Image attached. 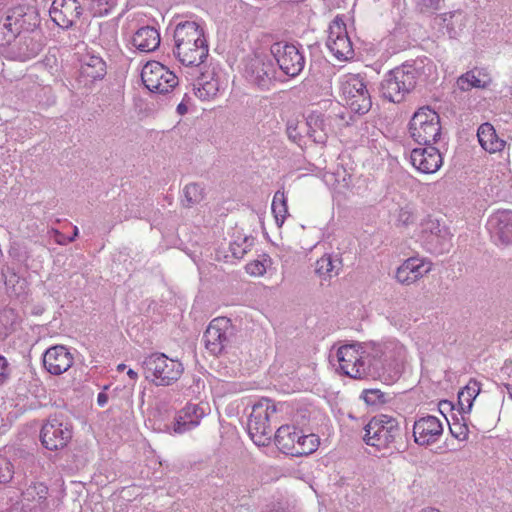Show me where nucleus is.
<instances>
[{
  "instance_id": "obj_1",
  "label": "nucleus",
  "mask_w": 512,
  "mask_h": 512,
  "mask_svg": "<svg viewBox=\"0 0 512 512\" xmlns=\"http://www.w3.org/2000/svg\"><path fill=\"white\" fill-rule=\"evenodd\" d=\"M382 355L381 345L375 343L346 344L336 352L340 371L353 379L380 378L384 369Z\"/></svg>"
},
{
  "instance_id": "obj_2",
  "label": "nucleus",
  "mask_w": 512,
  "mask_h": 512,
  "mask_svg": "<svg viewBox=\"0 0 512 512\" xmlns=\"http://www.w3.org/2000/svg\"><path fill=\"white\" fill-rule=\"evenodd\" d=\"M173 53L187 67H199L209 55L203 29L193 21L179 23L174 30Z\"/></svg>"
},
{
  "instance_id": "obj_3",
  "label": "nucleus",
  "mask_w": 512,
  "mask_h": 512,
  "mask_svg": "<svg viewBox=\"0 0 512 512\" xmlns=\"http://www.w3.org/2000/svg\"><path fill=\"white\" fill-rule=\"evenodd\" d=\"M286 408L285 403L276 404L273 400L262 398L252 406L248 419V433L258 446L266 445L271 439V422L276 421L277 413Z\"/></svg>"
},
{
  "instance_id": "obj_4",
  "label": "nucleus",
  "mask_w": 512,
  "mask_h": 512,
  "mask_svg": "<svg viewBox=\"0 0 512 512\" xmlns=\"http://www.w3.org/2000/svg\"><path fill=\"white\" fill-rule=\"evenodd\" d=\"M39 23L38 13L33 7L17 6L10 9L0 20V44H10L19 36L38 33Z\"/></svg>"
},
{
  "instance_id": "obj_5",
  "label": "nucleus",
  "mask_w": 512,
  "mask_h": 512,
  "mask_svg": "<svg viewBox=\"0 0 512 512\" xmlns=\"http://www.w3.org/2000/svg\"><path fill=\"white\" fill-rule=\"evenodd\" d=\"M142 368L146 380L156 386L172 385L184 371L180 361L158 352L146 356L142 361Z\"/></svg>"
},
{
  "instance_id": "obj_6",
  "label": "nucleus",
  "mask_w": 512,
  "mask_h": 512,
  "mask_svg": "<svg viewBox=\"0 0 512 512\" xmlns=\"http://www.w3.org/2000/svg\"><path fill=\"white\" fill-rule=\"evenodd\" d=\"M409 133L420 145H432L441 134L439 115L429 107L416 111L409 123Z\"/></svg>"
},
{
  "instance_id": "obj_7",
  "label": "nucleus",
  "mask_w": 512,
  "mask_h": 512,
  "mask_svg": "<svg viewBox=\"0 0 512 512\" xmlns=\"http://www.w3.org/2000/svg\"><path fill=\"white\" fill-rule=\"evenodd\" d=\"M340 90L346 104L353 112L364 114L370 110L371 98L360 75H343L340 79Z\"/></svg>"
},
{
  "instance_id": "obj_8",
  "label": "nucleus",
  "mask_w": 512,
  "mask_h": 512,
  "mask_svg": "<svg viewBox=\"0 0 512 512\" xmlns=\"http://www.w3.org/2000/svg\"><path fill=\"white\" fill-rule=\"evenodd\" d=\"M144 86L153 93L166 94L179 83L178 77L157 61L147 62L141 71Z\"/></svg>"
},
{
  "instance_id": "obj_9",
  "label": "nucleus",
  "mask_w": 512,
  "mask_h": 512,
  "mask_svg": "<svg viewBox=\"0 0 512 512\" xmlns=\"http://www.w3.org/2000/svg\"><path fill=\"white\" fill-rule=\"evenodd\" d=\"M245 77L261 89H269L276 79V69L269 54L254 53L245 60Z\"/></svg>"
},
{
  "instance_id": "obj_10",
  "label": "nucleus",
  "mask_w": 512,
  "mask_h": 512,
  "mask_svg": "<svg viewBox=\"0 0 512 512\" xmlns=\"http://www.w3.org/2000/svg\"><path fill=\"white\" fill-rule=\"evenodd\" d=\"M326 46L339 61H347L354 57L353 45L342 17L336 16L330 23Z\"/></svg>"
},
{
  "instance_id": "obj_11",
  "label": "nucleus",
  "mask_w": 512,
  "mask_h": 512,
  "mask_svg": "<svg viewBox=\"0 0 512 512\" xmlns=\"http://www.w3.org/2000/svg\"><path fill=\"white\" fill-rule=\"evenodd\" d=\"M271 55L281 71L290 77H296L305 66V57L300 49L289 43L278 42L271 46Z\"/></svg>"
},
{
  "instance_id": "obj_12",
  "label": "nucleus",
  "mask_w": 512,
  "mask_h": 512,
  "mask_svg": "<svg viewBox=\"0 0 512 512\" xmlns=\"http://www.w3.org/2000/svg\"><path fill=\"white\" fill-rule=\"evenodd\" d=\"M40 437L46 449L64 448L72 438L71 426L61 417H51L42 426Z\"/></svg>"
},
{
  "instance_id": "obj_13",
  "label": "nucleus",
  "mask_w": 512,
  "mask_h": 512,
  "mask_svg": "<svg viewBox=\"0 0 512 512\" xmlns=\"http://www.w3.org/2000/svg\"><path fill=\"white\" fill-rule=\"evenodd\" d=\"M232 334L233 327L228 318H215L204 333L205 347L213 355H219L229 345Z\"/></svg>"
},
{
  "instance_id": "obj_14",
  "label": "nucleus",
  "mask_w": 512,
  "mask_h": 512,
  "mask_svg": "<svg viewBox=\"0 0 512 512\" xmlns=\"http://www.w3.org/2000/svg\"><path fill=\"white\" fill-rule=\"evenodd\" d=\"M421 237L426 249L434 254H442L448 250L451 235L447 227L436 219L428 218L422 223Z\"/></svg>"
},
{
  "instance_id": "obj_15",
  "label": "nucleus",
  "mask_w": 512,
  "mask_h": 512,
  "mask_svg": "<svg viewBox=\"0 0 512 512\" xmlns=\"http://www.w3.org/2000/svg\"><path fill=\"white\" fill-rule=\"evenodd\" d=\"M415 75L412 70L406 67H398L391 70L386 78V99L393 103L403 100L405 93H408L415 86Z\"/></svg>"
},
{
  "instance_id": "obj_16",
  "label": "nucleus",
  "mask_w": 512,
  "mask_h": 512,
  "mask_svg": "<svg viewBox=\"0 0 512 512\" xmlns=\"http://www.w3.org/2000/svg\"><path fill=\"white\" fill-rule=\"evenodd\" d=\"M82 13V7L77 0H54L49 10L53 22L63 29L74 25Z\"/></svg>"
},
{
  "instance_id": "obj_17",
  "label": "nucleus",
  "mask_w": 512,
  "mask_h": 512,
  "mask_svg": "<svg viewBox=\"0 0 512 512\" xmlns=\"http://www.w3.org/2000/svg\"><path fill=\"white\" fill-rule=\"evenodd\" d=\"M431 269L430 261L419 257H410L397 268L395 278L402 285H411L427 275Z\"/></svg>"
},
{
  "instance_id": "obj_18",
  "label": "nucleus",
  "mask_w": 512,
  "mask_h": 512,
  "mask_svg": "<svg viewBox=\"0 0 512 512\" xmlns=\"http://www.w3.org/2000/svg\"><path fill=\"white\" fill-rule=\"evenodd\" d=\"M8 45L12 59L22 62L30 60L37 56L42 49L40 32L19 36Z\"/></svg>"
},
{
  "instance_id": "obj_19",
  "label": "nucleus",
  "mask_w": 512,
  "mask_h": 512,
  "mask_svg": "<svg viewBox=\"0 0 512 512\" xmlns=\"http://www.w3.org/2000/svg\"><path fill=\"white\" fill-rule=\"evenodd\" d=\"M411 151L410 161L415 169L424 174L437 172L443 164L442 155L432 145H424Z\"/></svg>"
},
{
  "instance_id": "obj_20",
  "label": "nucleus",
  "mask_w": 512,
  "mask_h": 512,
  "mask_svg": "<svg viewBox=\"0 0 512 512\" xmlns=\"http://www.w3.org/2000/svg\"><path fill=\"white\" fill-rule=\"evenodd\" d=\"M74 363V357L63 345L48 348L43 355V365L52 375H61L68 371Z\"/></svg>"
},
{
  "instance_id": "obj_21",
  "label": "nucleus",
  "mask_w": 512,
  "mask_h": 512,
  "mask_svg": "<svg viewBox=\"0 0 512 512\" xmlns=\"http://www.w3.org/2000/svg\"><path fill=\"white\" fill-rule=\"evenodd\" d=\"M386 384L396 382L402 375L406 364V348L398 341L386 343Z\"/></svg>"
},
{
  "instance_id": "obj_22",
  "label": "nucleus",
  "mask_w": 512,
  "mask_h": 512,
  "mask_svg": "<svg viewBox=\"0 0 512 512\" xmlns=\"http://www.w3.org/2000/svg\"><path fill=\"white\" fill-rule=\"evenodd\" d=\"M49 488L44 482L31 481L21 492L22 507L30 511H43L48 506Z\"/></svg>"
},
{
  "instance_id": "obj_23",
  "label": "nucleus",
  "mask_w": 512,
  "mask_h": 512,
  "mask_svg": "<svg viewBox=\"0 0 512 512\" xmlns=\"http://www.w3.org/2000/svg\"><path fill=\"white\" fill-rule=\"evenodd\" d=\"M443 433V426L435 416L422 417L414 423L413 436L415 442L425 446L435 443Z\"/></svg>"
},
{
  "instance_id": "obj_24",
  "label": "nucleus",
  "mask_w": 512,
  "mask_h": 512,
  "mask_svg": "<svg viewBox=\"0 0 512 512\" xmlns=\"http://www.w3.org/2000/svg\"><path fill=\"white\" fill-rule=\"evenodd\" d=\"M206 415V408L200 404L188 403L176 415L172 429L177 434L185 433L199 425Z\"/></svg>"
},
{
  "instance_id": "obj_25",
  "label": "nucleus",
  "mask_w": 512,
  "mask_h": 512,
  "mask_svg": "<svg viewBox=\"0 0 512 512\" xmlns=\"http://www.w3.org/2000/svg\"><path fill=\"white\" fill-rule=\"evenodd\" d=\"M488 223L492 235L500 244H512V211L498 210L491 215Z\"/></svg>"
},
{
  "instance_id": "obj_26",
  "label": "nucleus",
  "mask_w": 512,
  "mask_h": 512,
  "mask_svg": "<svg viewBox=\"0 0 512 512\" xmlns=\"http://www.w3.org/2000/svg\"><path fill=\"white\" fill-rule=\"evenodd\" d=\"M307 134L315 143L324 144L328 135L332 132L330 116L320 112H311L306 119Z\"/></svg>"
},
{
  "instance_id": "obj_27",
  "label": "nucleus",
  "mask_w": 512,
  "mask_h": 512,
  "mask_svg": "<svg viewBox=\"0 0 512 512\" xmlns=\"http://www.w3.org/2000/svg\"><path fill=\"white\" fill-rule=\"evenodd\" d=\"M106 75V63L99 56L87 55L83 58L79 70V82L84 86L92 85Z\"/></svg>"
},
{
  "instance_id": "obj_28",
  "label": "nucleus",
  "mask_w": 512,
  "mask_h": 512,
  "mask_svg": "<svg viewBox=\"0 0 512 512\" xmlns=\"http://www.w3.org/2000/svg\"><path fill=\"white\" fill-rule=\"evenodd\" d=\"M364 442L371 448L370 454L377 456L384 447L383 431L384 419L383 415L372 418L364 428Z\"/></svg>"
},
{
  "instance_id": "obj_29",
  "label": "nucleus",
  "mask_w": 512,
  "mask_h": 512,
  "mask_svg": "<svg viewBox=\"0 0 512 512\" xmlns=\"http://www.w3.org/2000/svg\"><path fill=\"white\" fill-rule=\"evenodd\" d=\"M132 42L139 51L152 52L160 45V34L154 27H141L134 34Z\"/></svg>"
},
{
  "instance_id": "obj_30",
  "label": "nucleus",
  "mask_w": 512,
  "mask_h": 512,
  "mask_svg": "<svg viewBox=\"0 0 512 512\" xmlns=\"http://www.w3.org/2000/svg\"><path fill=\"white\" fill-rule=\"evenodd\" d=\"M477 137L482 148L490 153L501 151L505 146V141L498 137L490 123L480 125Z\"/></svg>"
},
{
  "instance_id": "obj_31",
  "label": "nucleus",
  "mask_w": 512,
  "mask_h": 512,
  "mask_svg": "<svg viewBox=\"0 0 512 512\" xmlns=\"http://www.w3.org/2000/svg\"><path fill=\"white\" fill-rule=\"evenodd\" d=\"M491 80L488 75L479 69L467 71L458 77L456 85L463 92L470 91L472 88H486Z\"/></svg>"
},
{
  "instance_id": "obj_32",
  "label": "nucleus",
  "mask_w": 512,
  "mask_h": 512,
  "mask_svg": "<svg viewBox=\"0 0 512 512\" xmlns=\"http://www.w3.org/2000/svg\"><path fill=\"white\" fill-rule=\"evenodd\" d=\"M393 444V450L402 452L407 447L405 434L402 432L396 418L386 416V448Z\"/></svg>"
},
{
  "instance_id": "obj_33",
  "label": "nucleus",
  "mask_w": 512,
  "mask_h": 512,
  "mask_svg": "<svg viewBox=\"0 0 512 512\" xmlns=\"http://www.w3.org/2000/svg\"><path fill=\"white\" fill-rule=\"evenodd\" d=\"M342 268V260L338 255L324 254L316 261L315 271L319 277L330 279L337 276Z\"/></svg>"
},
{
  "instance_id": "obj_34",
  "label": "nucleus",
  "mask_w": 512,
  "mask_h": 512,
  "mask_svg": "<svg viewBox=\"0 0 512 512\" xmlns=\"http://www.w3.org/2000/svg\"><path fill=\"white\" fill-rule=\"evenodd\" d=\"M300 434L301 431H298L296 427L282 425L275 433V442L284 453L291 455Z\"/></svg>"
},
{
  "instance_id": "obj_35",
  "label": "nucleus",
  "mask_w": 512,
  "mask_h": 512,
  "mask_svg": "<svg viewBox=\"0 0 512 512\" xmlns=\"http://www.w3.org/2000/svg\"><path fill=\"white\" fill-rule=\"evenodd\" d=\"M195 94L201 100H209L215 97L220 89V83L214 74L207 75V73H201L197 79V86L194 88Z\"/></svg>"
},
{
  "instance_id": "obj_36",
  "label": "nucleus",
  "mask_w": 512,
  "mask_h": 512,
  "mask_svg": "<svg viewBox=\"0 0 512 512\" xmlns=\"http://www.w3.org/2000/svg\"><path fill=\"white\" fill-rule=\"evenodd\" d=\"M481 391V383L476 379H470L467 385L458 393V404L463 413H470L473 402Z\"/></svg>"
},
{
  "instance_id": "obj_37",
  "label": "nucleus",
  "mask_w": 512,
  "mask_h": 512,
  "mask_svg": "<svg viewBox=\"0 0 512 512\" xmlns=\"http://www.w3.org/2000/svg\"><path fill=\"white\" fill-rule=\"evenodd\" d=\"M400 198L401 202L395 204V209L393 207L390 208V214L395 218L396 225L408 226L414 223L415 216L411 204L403 196Z\"/></svg>"
},
{
  "instance_id": "obj_38",
  "label": "nucleus",
  "mask_w": 512,
  "mask_h": 512,
  "mask_svg": "<svg viewBox=\"0 0 512 512\" xmlns=\"http://www.w3.org/2000/svg\"><path fill=\"white\" fill-rule=\"evenodd\" d=\"M319 446V438L315 434L303 435L297 438L295 447L291 453L293 456L309 455Z\"/></svg>"
},
{
  "instance_id": "obj_39",
  "label": "nucleus",
  "mask_w": 512,
  "mask_h": 512,
  "mask_svg": "<svg viewBox=\"0 0 512 512\" xmlns=\"http://www.w3.org/2000/svg\"><path fill=\"white\" fill-rule=\"evenodd\" d=\"M204 188L198 183H189L183 188L182 205L191 208L203 201Z\"/></svg>"
},
{
  "instance_id": "obj_40",
  "label": "nucleus",
  "mask_w": 512,
  "mask_h": 512,
  "mask_svg": "<svg viewBox=\"0 0 512 512\" xmlns=\"http://www.w3.org/2000/svg\"><path fill=\"white\" fill-rule=\"evenodd\" d=\"M271 209L272 213L274 214L277 225L281 227L289 214L287 198L283 190H278L274 194Z\"/></svg>"
},
{
  "instance_id": "obj_41",
  "label": "nucleus",
  "mask_w": 512,
  "mask_h": 512,
  "mask_svg": "<svg viewBox=\"0 0 512 512\" xmlns=\"http://www.w3.org/2000/svg\"><path fill=\"white\" fill-rule=\"evenodd\" d=\"M14 466L5 456L0 455V484L9 483L14 476Z\"/></svg>"
},
{
  "instance_id": "obj_42",
  "label": "nucleus",
  "mask_w": 512,
  "mask_h": 512,
  "mask_svg": "<svg viewBox=\"0 0 512 512\" xmlns=\"http://www.w3.org/2000/svg\"><path fill=\"white\" fill-rule=\"evenodd\" d=\"M252 245V240L245 237L241 239V242L234 241L230 243V251L234 258L241 259L247 253Z\"/></svg>"
},
{
  "instance_id": "obj_43",
  "label": "nucleus",
  "mask_w": 512,
  "mask_h": 512,
  "mask_svg": "<svg viewBox=\"0 0 512 512\" xmlns=\"http://www.w3.org/2000/svg\"><path fill=\"white\" fill-rule=\"evenodd\" d=\"M362 399L370 406L381 405L384 403V393L380 389H367L363 391Z\"/></svg>"
},
{
  "instance_id": "obj_44",
  "label": "nucleus",
  "mask_w": 512,
  "mask_h": 512,
  "mask_svg": "<svg viewBox=\"0 0 512 512\" xmlns=\"http://www.w3.org/2000/svg\"><path fill=\"white\" fill-rule=\"evenodd\" d=\"M453 19H455L456 22L460 23L459 27L461 28L462 26H464L465 15L460 11L445 13L443 15V20L445 22H448L447 28L450 30V33H453V35L455 36L457 32L454 29V23L452 21Z\"/></svg>"
},
{
  "instance_id": "obj_45",
  "label": "nucleus",
  "mask_w": 512,
  "mask_h": 512,
  "mask_svg": "<svg viewBox=\"0 0 512 512\" xmlns=\"http://www.w3.org/2000/svg\"><path fill=\"white\" fill-rule=\"evenodd\" d=\"M449 427L452 435L458 440L464 441L468 438L469 429L466 422L460 423L458 421H454Z\"/></svg>"
},
{
  "instance_id": "obj_46",
  "label": "nucleus",
  "mask_w": 512,
  "mask_h": 512,
  "mask_svg": "<svg viewBox=\"0 0 512 512\" xmlns=\"http://www.w3.org/2000/svg\"><path fill=\"white\" fill-rule=\"evenodd\" d=\"M442 0H416L417 8L423 13H432L440 8Z\"/></svg>"
},
{
  "instance_id": "obj_47",
  "label": "nucleus",
  "mask_w": 512,
  "mask_h": 512,
  "mask_svg": "<svg viewBox=\"0 0 512 512\" xmlns=\"http://www.w3.org/2000/svg\"><path fill=\"white\" fill-rule=\"evenodd\" d=\"M246 270L252 276H262L266 272V267L260 261H253L247 265Z\"/></svg>"
},
{
  "instance_id": "obj_48",
  "label": "nucleus",
  "mask_w": 512,
  "mask_h": 512,
  "mask_svg": "<svg viewBox=\"0 0 512 512\" xmlns=\"http://www.w3.org/2000/svg\"><path fill=\"white\" fill-rule=\"evenodd\" d=\"M190 100L187 94L184 95L182 101L178 104L176 111L179 115H185L188 112L187 101Z\"/></svg>"
},
{
  "instance_id": "obj_49",
  "label": "nucleus",
  "mask_w": 512,
  "mask_h": 512,
  "mask_svg": "<svg viewBox=\"0 0 512 512\" xmlns=\"http://www.w3.org/2000/svg\"><path fill=\"white\" fill-rule=\"evenodd\" d=\"M7 360L0 355V383H3L7 377Z\"/></svg>"
},
{
  "instance_id": "obj_50",
  "label": "nucleus",
  "mask_w": 512,
  "mask_h": 512,
  "mask_svg": "<svg viewBox=\"0 0 512 512\" xmlns=\"http://www.w3.org/2000/svg\"><path fill=\"white\" fill-rule=\"evenodd\" d=\"M298 126L289 123L287 126V133L289 138L293 139V141H297L300 138V132H297Z\"/></svg>"
},
{
  "instance_id": "obj_51",
  "label": "nucleus",
  "mask_w": 512,
  "mask_h": 512,
  "mask_svg": "<svg viewBox=\"0 0 512 512\" xmlns=\"http://www.w3.org/2000/svg\"><path fill=\"white\" fill-rule=\"evenodd\" d=\"M108 402V396L107 394L101 392L97 396V403L99 406L103 407Z\"/></svg>"
},
{
  "instance_id": "obj_52",
  "label": "nucleus",
  "mask_w": 512,
  "mask_h": 512,
  "mask_svg": "<svg viewBox=\"0 0 512 512\" xmlns=\"http://www.w3.org/2000/svg\"><path fill=\"white\" fill-rule=\"evenodd\" d=\"M56 242L58 244H61V245H65L68 242V238H66L63 234H61L60 232L56 231Z\"/></svg>"
},
{
  "instance_id": "obj_53",
  "label": "nucleus",
  "mask_w": 512,
  "mask_h": 512,
  "mask_svg": "<svg viewBox=\"0 0 512 512\" xmlns=\"http://www.w3.org/2000/svg\"><path fill=\"white\" fill-rule=\"evenodd\" d=\"M3 317H7V318L14 317V311L12 309L3 310L1 312L0 319H2Z\"/></svg>"
},
{
  "instance_id": "obj_54",
  "label": "nucleus",
  "mask_w": 512,
  "mask_h": 512,
  "mask_svg": "<svg viewBox=\"0 0 512 512\" xmlns=\"http://www.w3.org/2000/svg\"><path fill=\"white\" fill-rule=\"evenodd\" d=\"M127 375H128L132 380H134V381H136V380H137V378H138V373H137L136 371H134L133 369H129V370L127 371Z\"/></svg>"
},
{
  "instance_id": "obj_55",
  "label": "nucleus",
  "mask_w": 512,
  "mask_h": 512,
  "mask_svg": "<svg viewBox=\"0 0 512 512\" xmlns=\"http://www.w3.org/2000/svg\"><path fill=\"white\" fill-rule=\"evenodd\" d=\"M502 386L507 390V393H508L510 399H512V385L508 384V383H504V384H502Z\"/></svg>"
},
{
  "instance_id": "obj_56",
  "label": "nucleus",
  "mask_w": 512,
  "mask_h": 512,
  "mask_svg": "<svg viewBox=\"0 0 512 512\" xmlns=\"http://www.w3.org/2000/svg\"><path fill=\"white\" fill-rule=\"evenodd\" d=\"M78 232H79V231H78V228L75 226V227H74L73 236H72V237H70V238H68V242H69V243H70V242H72V241H74V239L78 236Z\"/></svg>"
},
{
  "instance_id": "obj_57",
  "label": "nucleus",
  "mask_w": 512,
  "mask_h": 512,
  "mask_svg": "<svg viewBox=\"0 0 512 512\" xmlns=\"http://www.w3.org/2000/svg\"><path fill=\"white\" fill-rule=\"evenodd\" d=\"M420 512H440V510H438L436 508H432V507H427V508L422 509Z\"/></svg>"
},
{
  "instance_id": "obj_58",
  "label": "nucleus",
  "mask_w": 512,
  "mask_h": 512,
  "mask_svg": "<svg viewBox=\"0 0 512 512\" xmlns=\"http://www.w3.org/2000/svg\"><path fill=\"white\" fill-rule=\"evenodd\" d=\"M13 278H16V276L13 275L9 280L5 281V285H6L7 290L11 289L10 283L12 282Z\"/></svg>"
},
{
  "instance_id": "obj_59",
  "label": "nucleus",
  "mask_w": 512,
  "mask_h": 512,
  "mask_svg": "<svg viewBox=\"0 0 512 512\" xmlns=\"http://www.w3.org/2000/svg\"><path fill=\"white\" fill-rule=\"evenodd\" d=\"M124 369H125V365L124 364H119L118 367H117L118 371H122Z\"/></svg>"
},
{
  "instance_id": "obj_60",
  "label": "nucleus",
  "mask_w": 512,
  "mask_h": 512,
  "mask_svg": "<svg viewBox=\"0 0 512 512\" xmlns=\"http://www.w3.org/2000/svg\"><path fill=\"white\" fill-rule=\"evenodd\" d=\"M5 5V0H0V8Z\"/></svg>"
}]
</instances>
